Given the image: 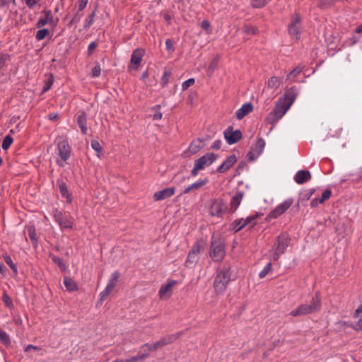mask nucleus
Instances as JSON below:
<instances>
[{
    "label": "nucleus",
    "instance_id": "obj_33",
    "mask_svg": "<svg viewBox=\"0 0 362 362\" xmlns=\"http://www.w3.org/2000/svg\"><path fill=\"white\" fill-rule=\"evenodd\" d=\"M59 191H60V193H61L62 196L63 197L66 198L67 201L69 202H71V199L70 197V195L69 194V191H68V189H67L66 185L64 182H61L59 185Z\"/></svg>",
    "mask_w": 362,
    "mask_h": 362
},
{
    "label": "nucleus",
    "instance_id": "obj_2",
    "mask_svg": "<svg viewBox=\"0 0 362 362\" xmlns=\"http://www.w3.org/2000/svg\"><path fill=\"white\" fill-rule=\"evenodd\" d=\"M290 238L287 234L279 235L272 248L269 250V257L271 260L277 261L288 246Z\"/></svg>",
    "mask_w": 362,
    "mask_h": 362
},
{
    "label": "nucleus",
    "instance_id": "obj_32",
    "mask_svg": "<svg viewBox=\"0 0 362 362\" xmlns=\"http://www.w3.org/2000/svg\"><path fill=\"white\" fill-rule=\"evenodd\" d=\"M280 85V79L276 76L271 77L267 82L268 88L276 90Z\"/></svg>",
    "mask_w": 362,
    "mask_h": 362
},
{
    "label": "nucleus",
    "instance_id": "obj_27",
    "mask_svg": "<svg viewBox=\"0 0 362 362\" xmlns=\"http://www.w3.org/2000/svg\"><path fill=\"white\" fill-rule=\"evenodd\" d=\"M119 276V273L118 272L116 271L113 272L110 276V278L107 284L106 288L112 291L117 284Z\"/></svg>",
    "mask_w": 362,
    "mask_h": 362
},
{
    "label": "nucleus",
    "instance_id": "obj_30",
    "mask_svg": "<svg viewBox=\"0 0 362 362\" xmlns=\"http://www.w3.org/2000/svg\"><path fill=\"white\" fill-rule=\"evenodd\" d=\"M304 66L303 65H298L294 68L287 76V80L294 81L295 78L300 74Z\"/></svg>",
    "mask_w": 362,
    "mask_h": 362
},
{
    "label": "nucleus",
    "instance_id": "obj_12",
    "mask_svg": "<svg viewBox=\"0 0 362 362\" xmlns=\"http://www.w3.org/2000/svg\"><path fill=\"white\" fill-rule=\"evenodd\" d=\"M54 218L59 223L62 228H71L73 226L72 220L61 211L56 210L54 213Z\"/></svg>",
    "mask_w": 362,
    "mask_h": 362
},
{
    "label": "nucleus",
    "instance_id": "obj_36",
    "mask_svg": "<svg viewBox=\"0 0 362 362\" xmlns=\"http://www.w3.org/2000/svg\"><path fill=\"white\" fill-rule=\"evenodd\" d=\"M90 144L92 148L96 152L97 156L100 158L103 152V148L100 143L96 140H93Z\"/></svg>",
    "mask_w": 362,
    "mask_h": 362
},
{
    "label": "nucleus",
    "instance_id": "obj_56",
    "mask_svg": "<svg viewBox=\"0 0 362 362\" xmlns=\"http://www.w3.org/2000/svg\"><path fill=\"white\" fill-rule=\"evenodd\" d=\"M4 301L5 302L6 305L7 306H11L12 305V300L6 294H4Z\"/></svg>",
    "mask_w": 362,
    "mask_h": 362
},
{
    "label": "nucleus",
    "instance_id": "obj_13",
    "mask_svg": "<svg viewBox=\"0 0 362 362\" xmlns=\"http://www.w3.org/2000/svg\"><path fill=\"white\" fill-rule=\"evenodd\" d=\"M201 252V246L199 243H195L187 257L185 264L187 267H190L199 261V255Z\"/></svg>",
    "mask_w": 362,
    "mask_h": 362
},
{
    "label": "nucleus",
    "instance_id": "obj_39",
    "mask_svg": "<svg viewBox=\"0 0 362 362\" xmlns=\"http://www.w3.org/2000/svg\"><path fill=\"white\" fill-rule=\"evenodd\" d=\"M315 191V189H308L304 190L300 193L301 199L304 200H308L310 198V197L314 194Z\"/></svg>",
    "mask_w": 362,
    "mask_h": 362
},
{
    "label": "nucleus",
    "instance_id": "obj_26",
    "mask_svg": "<svg viewBox=\"0 0 362 362\" xmlns=\"http://www.w3.org/2000/svg\"><path fill=\"white\" fill-rule=\"evenodd\" d=\"M148 356V353L145 351V349H140V351L136 356L125 359V362H138L144 360Z\"/></svg>",
    "mask_w": 362,
    "mask_h": 362
},
{
    "label": "nucleus",
    "instance_id": "obj_20",
    "mask_svg": "<svg viewBox=\"0 0 362 362\" xmlns=\"http://www.w3.org/2000/svg\"><path fill=\"white\" fill-rule=\"evenodd\" d=\"M237 161L235 155H230L226 158L223 163L217 168V171L220 173H223L229 170Z\"/></svg>",
    "mask_w": 362,
    "mask_h": 362
},
{
    "label": "nucleus",
    "instance_id": "obj_62",
    "mask_svg": "<svg viewBox=\"0 0 362 362\" xmlns=\"http://www.w3.org/2000/svg\"><path fill=\"white\" fill-rule=\"evenodd\" d=\"M52 85V81H48L43 88V92L47 91L50 88Z\"/></svg>",
    "mask_w": 362,
    "mask_h": 362
},
{
    "label": "nucleus",
    "instance_id": "obj_14",
    "mask_svg": "<svg viewBox=\"0 0 362 362\" xmlns=\"http://www.w3.org/2000/svg\"><path fill=\"white\" fill-rule=\"evenodd\" d=\"M242 136L240 130L233 131L232 127H228L224 132V137L228 144H234L238 142Z\"/></svg>",
    "mask_w": 362,
    "mask_h": 362
},
{
    "label": "nucleus",
    "instance_id": "obj_10",
    "mask_svg": "<svg viewBox=\"0 0 362 362\" xmlns=\"http://www.w3.org/2000/svg\"><path fill=\"white\" fill-rule=\"evenodd\" d=\"M293 203V199L290 198L276 206L267 216V220L270 221L277 218L282 215Z\"/></svg>",
    "mask_w": 362,
    "mask_h": 362
},
{
    "label": "nucleus",
    "instance_id": "obj_60",
    "mask_svg": "<svg viewBox=\"0 0 362 362\" xmlns=\"http://www.w3.org/2000/svg\"><path fill=\"white\" fill-rule=\"evenodd\" d=\"M221 141L220 140L215 141L213 143L212 148L214 149H218L221 148Z\"/></svg>",
    "mask_w": 362,
    "mask_h": 362
},
{
    "label": "nucleus",
    "instance_id": "obj_1",
    "mask_svg": "<svg viewBox=\"0 0 362 362\" xmlns=\"http://www.w3.org/2000/svg\"><path fill=\"white\" fill-rule=\"evenodd\" d=\"M230 267L228 265H223L222 268L217 270V274L214 282V287L217 293L223 292L230 281Z\"/></svg>",
    "mask_w": 362,
    "mask_h": 362
},
{
    "label": "nucleus",
    "instance_id": "obj_9",
    "mask_svg": "<svg viewBox=\"0 0 362 362\" xmlns=\"http://www.w3.org/2000/svg\"><path fill=\"white\" fill-rule=\"evenodd\" d=\"M259 214L257 213L250 215L245 218L235 219L232 223V228L233 230H235V232H238L247 226H250L251 227H253L256 225V219L257 218Z\"/></svg>",
    "mask_w": 362,
    "mask_h": 362
},
{
    "label": "nucleus",
    "instance_id": "obj_11",
    "mask_svg": "<svg viewBox=\"0 0 362 362\" xmlns=\"http://www.w3.org/2000/svg\"><path fill=\"white\" fill-rule=\"evenodd\" d=\"M265 147V141L263 139L259 138L251 151L247 154L249 160H255L262 153Z\"/></svg>",
    "mask_w": 362,
    "mask_h": 362
},
{
    "label": "nucleus",
    "instance_id": "obj_47",
    "mask_svg": "<svg viewBox=\"0 0 362 362\" xmlns=\"http://www.w3.org/2000/svg\"><path fill=\"white\" fill-rule=\"evenodd\" d=\"M257 29L252 24L246 25L244 28V32L250 35H255L257 33Z\"/></svg>",
    "mask_w": 362,
    "mask_h": 362
},
{
    "label": "nucleus",
    "instance_id": "obj_34",
    "mask_svg": "<svg viewBox=\"0 0 362 362\" xmlns=\"http://www.w3.org/2000/svg\"><path fill=\"white\" fill-rule=\"evenodd\" d=\"M218 60H219V57H216L209 64V65L207 68V74L209 76H211L213 74V73L214 72V71L216 70L217 65H218Z\"/></svg>",
    "mask_w": 362,
    "mask_h": 362
},
{
    "label": "nucleus",
    "instance_id": "obj_37",
    "mask_svg": "<svg viewBox=\"0 0 362 362\" xmlns=\"http://www.w3.org/2000/svg\"><path fill=\"white\" fill-rule=\"evenodd\" d=\"M271 0H251V5L254 8H262Z\"/></svg>",
    "mask_w": 362,
    "mask_h": 362
},
{
    "label": "nucleus",
    "instance_id": "obj_64",
    "mask_svg": "<svg viewBox=\"0 0 362 362\" xmlns=\"http://www.w3.org/2000/svg\"><path fill=\"white\" fill-rule=\"evenodd\" d=\"M162 118V113L160 112H157L153 115V119L158 120Z\"/></svg>",
    "mask_w": 362,
    "mask_h": 362
},
{
    "label": "nucleus",
    "instance_id": "obj_63",
    "mask_svg": "<svg viewBox=\"0 0 362 362\" xmlns=\"http://www.w3.org/2000/svg\"><path fill=\"white\" fill-rule=\"evenodd\" d=\"M30 349L38 350L39 348L37 346H33L32 344H29L25 347V351H29Z\"/></svg>",
    "mask_w": 362,
    "mask_h": 362
},
{
    "label": "nucleus",
    "instance_id": "obj_43",
    "mask_svg": "<svg viewBox=\"0 0 362 362\" xmlns=\"http://www.w3.org/2000/svg\"><path fill=\"white\" fill-rule=\"evenodd\" d=\"M272 263L269 262L267 263L265 267L263 268V269L259 272V276L260 278H264L267 276V274L271 271L272 269Z\"/></svg>",
    "mask_w": 362,
    "mask_h": 362
},
{
    "label": "nucleus",
    "instance_id": "obj_22",
    "mask_svg": "<svg viewBox=\"0 0 362 362\" xmlns=\"http://www.w3.org/2000/svg\"><path fill=\"white\" fill-rule=\"evenodd\" d=\"M311 179V174L308 170H298L294 177L295 182L301 185Z\"/></svg>",
    "mask_w": 362,
    "mask_h": 362
},
{
    "label": "nucleus",
    "instance_id": "obj_25",
    "mask_svg": "<svg viewBox=\"0 0 362 362\" xmlns=\"http://www.w3.org/2000/svg\"><path fill=\"white\" fill-rule=\"evenodd\" d=\"M77 124L81 128L82 133L85 135L87 134L88 129L86 127V115L82 112L77 116Z\"/></svg>",
    "mask_w": 362,
    "mask_h": 362
},
{
    "label": "nucleus",
    "instance_id": "obj_51",
    "mask_svg": "<svg viewBox=\"0 0 362 362\" xmlns=\"http://www.w3.org/2000/svg\"><path fill=\"white\" fill-rule=\"evenodd\" d=\"M112 292L110 289L106 287L105 289L100 293V299L101 301H104L106 300L109 294Z\"/></svg>",
    "mask_w": 362,
    "mask_h": 362
},
{
    "label": "nucleus",
    "instance_id": "obj_31",
    "mask_svg": "<svg viewBox=\"0 0 362 362\" xmlns=\"http://www.w3.org/2000/svg\"><path fill=\"white\" fill-rule=\"evenodd\" d=\"M288 30L291 37L296 40L299 39V28L298 24H290Z\"/></svg>",
    "mask_w": 362,
    "mask_h": 362
},
{
    "label": "nucleus",
    "instance_id": "obj_55",
    "mask_svg": "<svg viewBox=\"0 0 362 362\" xmlns=\"http://www.w3.org/2000/svg\"><path fill=\"white\" fill-rule=\"evenodd\" d=\"M97 44L95 42H92L89 44L88 47V54L90 55L93 50L96 48Z\"/></svg>",
    "mask_w": 362,
    "mask_h": 362
},
{
    "label": "nucleus",
    "instance_id": "obj_44",
    "mask_svg": "<svg viewBox=\"0 0 362 362\" xmlns=\"http://www.w3.org/2000/svg\"><path fill=\"white\" fill-rule=\"evenodd\" d=\"M28 235H29V238H30V240L33 242L36 243L37 242V236H36V232H35V228L33 226L28 227Z\"/></svg>",
    "mask_w": 362,
    "mask_h": 362
},
{
    "label": "nucleus",
    "instance_id": "obj_16",
    "mask_svg": "<svg viewBox=\"0 0 362 362\" xmlns=\"http://www.w3.org/2000/svg\"><path fill=\"white\" fill-rule=\"evenodd\" d=\"M244 197V192L242 191L237 192L231 198L230 202L229 212L234 213L240 206L243 198Z\"/></svg>",
    "mask_w": 362,
    "mask_h": 362
},
{
    "label": "nucleus",
    "instance_id": "obj_61",
    "mask_svg": "<svg viewBox=\"0 0 362 362\" xmlns=\"http://www.w3.org/2000/svg\"><path fill=\"white\" fill-rule=\"evenodd\" d=\"M6 58L5 56L0 57V70L5 66Z\"/></svg>",
    "mask_w": 362,
    "mask_h": 362
},
{
    "label": "nucleus",
    "instance_id": "obj_58",
    "mask_svg": "<svg viewBox=\"0 0 362 362\" xmlns=\"http://www.w3.org/2000/svg\"><path fill=\"white\" fill-rule=\"evenodd\" d=\"M362 313V304L359 305L357 309L355 310L354 314V317L356 318L358 317L359 314Z\"/></svg>",
    "mask_w": 362,
    "mask_h": 362
},
{
    "label": "nucleus",
    "instance_id": "obj_21",
    "mask_svg": "<svg viewBox=\"0 0 362 362\" xmlns=\"http://www.w3.org/2000/svg\"><path fill=\"white\" fill-rule=\"evenodd\" d=\"M145 51L144 49L141 48L136 49L131 57V64L135 66V68H137L143 59V57L144 55Z\"/></svg>",
    "mask_w": 362,
    "mask_h": 362
},
{
    "label": "nucleus",
    "instance_id": "obj_42",
    "mask_svg": "<svg viewBox=\"0 0 362 362\" xmlns=\"http://www.w3.org/2000/svg\"><path fill=\"white\" fill-rule=\"evenodd\" d=\"M0 340L4 344H8L10 343V338L8 334L0 328Z\"/></svg>",
    "mask_w": 362,
    "mask_h": 362
},
{
    "label": "nucleus",
    "instance_id": "obj_46",
    "mask_svg": "<svg viewBox=\"0 0 362 362\" xmlns=\"http://www.w3.org/2000/svg\"><path fill=\"white\" fill-rule=\"evenodd\" d=\"M48 33H49V31L47 29L39 30L36 34V39L37 40H43L47 35Z\"/></svg>",
    "mask_w": 362,
    "mask_h": 362
},
{
    "label": "nucleus",
    "instance_id": "obj_38",
    "mask_svg": "<svg viewBox=\"0 0 362 362\" xmlns=\"http://www.w3.org/2000/svg\"><path fill=\"white\" fill-rule=\"evenodd\" d=\"M13 138L10 135H6L2 142V148L4 150L8 149L13 143Z\"/></svg>",
    "mask_w": 362,
    "mask_h": 362
},
{
    "label": "nucleus",
    "instance_id": "obj_52",
    "mask_svg": "<svg viewBox=\"0 0 362 362\" xmlns=\"http://www.w3.org/2000/svg\"><path fill=\"white\" fill-rule=\"evenodd\" d=\"M332 195V192L329 189H327L325 190L322 194V197L320 198V202H322L323 203L325 200L329 199V197H331Z\"/></svg>",
    "mask_w": 362,
    "mask_h": 362
},
{
    "label": "nucleus",
    "instance_id": "obj_50",
    "mask_svg": "<svg viewBox=\"0 0 362 362\" xmlns=\"http://www.w3.org/2000/svg\"><path fill=\"white\" fill-rule=\"evenodd\" d=\"M88 0H78L76 7L78 8V11H83L87 6Z\"/></svg>",
    "mask_w": 362,
    "mask_h": 362
},
{
    "label": "nucleus",
    "instance_id": "obj_8",
    "mask_svg": "<svg viewBox=\"0 0 362 362\" xmlns=\"http://www.w3.org/2000/svg\"><path fill=\"white\" fill-rule=\"evenodd\" d=\"M227 206L221 198L214 199L211 201L209 213L211 216L221 218L226 211Z\"/></svg>",
    "mask_w": 362,
    "mask_h": 362
},
{
    "label": "nucleus",
    "instance_id": "obj_48",
    "mask_svg": "<svg viewBox=\"0 0 362 362\" xmlns=\"http://www.w3.org/2000/svg\"><path fill=\"white\" fill-rule=\"evenodd\" d=\"M101 67L97 64L92 69L91 75L93 78L98 77L100 75Z\"/></svg>",
    "mask_w": 362,
    "mask_h": 362
},
{
    "label": "nucleus",
    "instance_id": "obj_49",
    "mask_svg": "<svg viewBox=\"0 0 362 362\" xmlns=\"http://www.w3.org/2000/svg\"><path fill=\"white\" fill-rule=\"evenodd\" d=\"M194 83V78H189L185 81H184L182 84V90H186L189 87L192 86Z\"/></svg>",
    "mask_w": 362,
    "mask_h": 362
},
{
    "label": "nucleus",
    "instance_id": "obj_4",
    "mask_svg": "<svg viewBox=\"0 0 362 362\" xmlns=\"http://www.w3.org/2000/svg\"><path fill=\"white\" fill-rule=\"evenodd\" d=\"M218 156L214 153H207L194 160L191 175L196 177L199 172L212 165L217 159Z\"/></svg>",
    "mask_w": 362,
    "mask_h": 362
},
{
    "label": "nucleus",
    "instance_id": "obj_24",
    "mask_svg": "<svg viewBox=\"0 0 362 362\" xmlns=\"http://www.w3.org/2000/svg\"><path fill=\"white\" fill-rule=\"evenodd\" d=\"M209 182V179L208 178H204V179H202V180H198L197 181H196L195 182L192 183V185H189L188 187H187L185 190L183 191V193L184 194H188L189 192H190L191 191H193V190H198L199 189L202 187L204 186L205 185H206L207 183Z\"/></svg>",
    "mask_w": 362,
    "mask_h": 362
},
{
    "label": "nucleus",
    "instance_id": "obj_45",
    "mask_svg": "<svg viewBox=\"0 0 362 362\" xmlns=\"http://www.w3.org/2000/svg\"><path fill=\"white\" fill-rule=\"evenodd\" d=\"M170 78V72L168 71H165L161 77V83L163 86H166L169 83Z\"/></svg>",
    "mask_w": 362,
    "mask_h": 362
},
{
    "label": "nucleus",
    "instance_id": "obj_3",
    "mask_svg": "<svg viewBox=\"0 0 362 362\" xmlns=\"http://www.w3.org/2000/svg\"><path fill=\"white\" fill-rule=\"evenodd\" d=\"M321 301L317 293L313 297L311 302L308 304H302L296 309L293 310L290 315L293 317L308 315L318 311L320 309Z\"/></svg>",
    "mask_w": 362,
    "mask_h": 362
},
{
    "label": "nucleus",
    "instance_id": "obj_40",
    "mask_svg": "<svg viewBox=\"0 0 362 362\" xmlns=\"http://www.w3.org/2000/svg\"><path fill=\"white\" fill-rule=\"evenodd\" d=\"M52 259L55 264H57L58 265V267L60 268V269L62 271L66 270V267L61 258H59L57 256H52Z\"/></svg>",
    "mask_w": 362,
    "mask_h": 362
},
{
    "label": "nucleus",
    "instance_id": "obj_54",
    "mask_svg": "<svg viewBox=\"0 0 362 362\" xmlns=\"http://www.w3.org/2000/svg\"><path fill=\"white\" fill-rule=\"evenodd\" d=\"M40 0H24L25 4L29 8H33L34 6L40 2Z\"/></svg>",
    "mask_w": 362,
    "mask_h": 362
},
{
    "label": "nucleus",
    "instance_id": "obj_5",
    "mask_svg": "<svg viewBox=\"0 0 362 362\" xmlns=\"http://www.w3.org/2000/svg\"><path fill=\"white\" fill-rule=\"evenodd\" d=\"M55 161L60 167H64L71 156V147L66 139L58 142Z\"/></svg>",
    "mask_w": 362,
    "mask_h": 362
},
{
    "label": "nucleus",
    "instance_id": "obj_59",
    "mask_svg": "<svg viewBox=\"0 0 362 362\" xmlns=\"http://www.w3.org/2000/svg\"><path fill=\"white\" fill-rule=\"evenodd\" d=\"M320 204H322V203L320 202V199H317V198L313 199L310 202V205L312 207H316Z\"/></svg>",
    "mask_w": 362,
    "mask_h": 362
},
{
    "label": "nucleus",
    "instance_id": "obj_41",
    "mask_svg": "<svg viewBox=\"0 0 362 362\" xmlns=\"http://www.w3.org/2000/svg\"><path fill=\"white\" fill-rule=\"evenodd\" d=\"M44 15H45V17L44 18H40L38 20L37 23H54L52 17H50V16H51L50 11H45Z\"/></svg>",
    "mask_w": 362,
    "mask_h": 362
},
{
    "label": "nucleus",
    "instance_id": "obj_35",
    "mask_svg": "<svg viewBox=\"0 0 362 362\" xmlns=\"http://www.w3.org/2000/svg\"><path fill=\"white\" fill-rule=\"evenodd\" d=\"M4 259L5 262L10 267L13 273L16 275L18 274V269L15 264L13 262L11 257L8 255L6 254L4 255Z\"/></svg>",
    "mask_w": 362,
    "mask_h": 362
},
{
    "label": "nucleus",
    "instance_id": "obj_6",
    "mask_svg": "<svg viewBox=\"0 0 362 362\" xmlns=\"http://www.w3.org/2000/svg\"><path fill=\"white\" fill-rule=\"evenodd\" d=\"M209 255L214 262L223 259L226 255L225 247L219 239L212 238Z\"/></svg>",
    "mask_w": 362,
    "mask_h": 362
},
{
    "label": "nucleus",
    "instance_id": "obj_28",
    "mask_svg": "<svg viewBox=\"0 0 362 362\" xmlns=\"http://www.w3.org/2000/svg\"><path fill=\"white\" fill-rule=\"evenodd\" d=\"M14 2L15 0H0V22L4 21L2 14L6 13V7Z\"/></svg>",
    "mask_w": 362,
    "mask_h": 362
},
{
    "label": "nucleus",
    "instance_id": "obj_57",
    "mask_svg": "<svg viewBox=\"0 0 362 362\" xmlns=\"http://www.w3.org/2000/svg\"><path fill=\"white\" fill-rule=\"evenodd\" d=\"M356 330H362V317L360 318L356 324L354 326Z\"/></svg>",
    "mask_w": 362,
    "mask_h": 362
},
{
    "label": "nucleus",
    "instance_id": "obj_7",
    "mask_svg": "<svg viewBox=\"0 0 362 362\" xmlns=\"http://www.w3.org/2000/svg\"><path fill=\"white\" fill-rule=\"evenodd\" d=\"M295 98L293 95H286L284 100L277 104L274 112L271 113V116L275 117L276 120L281 119L289 110Z\"/></svg>",
    "mask_w": 362,
    "mask_h": 362
},
{
    "label": "nucleus",
    "instance_id": "obj_29",
    "mask_svg": "<svg viewBox=\"0 0 362 362\" xmlns=\"http://www.w3.org/2000/svg\"><path fill=\"white\" fill-rule=\"evenodd\" d=\"M64 284L66 288L69 291H74L77 289V285L75 281L69 277H64Z\"/></svg>",
    "mask_w": 362,
    "mask_h": 362
},
{
    "label": "nucleus",
    "instance_id": "obj_53",
    "mask_svg": "<svg viewBox=\"0 0 362 362\" xmlns=\"http://www.w3.org/2000/svg\"><path fill=\"white\" fill-rule=\"evenodd\" d=\"M165 47H166L167 51L170 52L173 51V49H174L173 44L172 40L170 39L166 40V41H165Z\"/></svg>",
    "mask_w": 362,
    "mask_h": 362
},
{
    "label": "nucleus",
    "instance_id": "obj_19",
    "mask_svg": "<svg viewBox=\"0 0 362 362\" xmlns=\"http://www.w3.org/2000/svg\"><path fill=\"white\" fill-rule=\"evenodd\" d=\"M175 192L174 187H167L154 193L153 198L156 201L165 199L172 197Z\"/></svg>",
    "mask_w": 362,
    "mask_h": 362
},
{
    "label": "nucleus",
    "instance_id": "obj_18",
    "mask_svg": "<svg viewBox=\"0 0 362 362\" xmlns=\"http://www.w3.org/2000/svg\"><path fill=\"white\" fill-rule=\"evenodd\" d=\"M172 341H173L172 337H170L169 339H160V340L156 341V343H154L152 345L149 344H145L144 345H143L141 347V349H145V351H146L149 354V352L154 351L160 346L166 345V344L170 343Z\"/></svg>",
    "mask_w": 362,
    "mask_h": 362
},
{
    "label": "nucleus",
    "instance_id": "obj_17",
    "mask_svg": "<svg viewBox=\"0 0 362 362\" xmlns=\"http://www.w3.org/2000/svg\"><path fill=\"white\" fill-rule=\"evenodd\" d=\"M203 148L202 141L200 139L193 141L188 148L184 151V155L186 157L191 156L198 153Z\"/></svg>",
    "mask_w": 362,
    "mask_h": 362
},
{
    "label": "nucleus",
    "instance_id": "obj_23",
    "mask_svg": "<svg viewBox=\"0 0 362 362\" xmlns=\"http://www.w3.org/2000/svg\"><path fill=\"white\" fill-rule=\"evenodd\" d=\"M253 110V106L250 103H245L242 107L237 110L235 115L238 119H242L247 115Z\"/></svg>",
    "mask_w": 362,
    "mask_h": 362
},
{
    "label": "nucleus",
    "instance_id": "obj_15",
    "mask_svg": "<svg viewBox=\"0 0 362 362\" xmlns=\"http://www.w3.org/2000/svg\"><path fill=\"white\" fill-rule=\"evenodd\" d=\"M177 284L175 280H168V281L163 284L159 290V296L160 298L167 299L170 298L172 294V290L173 286Z\"/></svg>",
    "mask_w": 362,
    "mask_h": 362
}]
</instances>
